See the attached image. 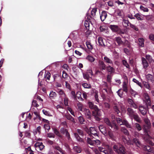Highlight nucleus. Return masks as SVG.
Returning a JSON list of instances; mask_svg holds the SVG:
<instances>
[{
  "label": "nucleus",
  "mask_w": 154,
  "mask_h": 154,
  "mask_svg": "<svg viewBox=\"0 0 154 154\" xmlns=\"http://www.w3.org/2000/svg\"><path fill=\"white\" fill-rule=\"evenodd\" d=\"M150 123L147 118H145V139L146 141L150 145L153 146L154 145V139L151 137L150 135Z\"/></svg>",
  "instance_id": "1"
},
{
  "label": "nucleus",
  "mask_w": 154,
  "mask_h": 154,
  "mask_svg": "<svg viewBox=\"0 0 154 154\" xmlns=\"http://www.w3.org/2000/svg\"><path fill=\"white\" fill-rule=\"evenodd\" d=\"M88 103L89 108L93 110L92 111L93 116L94 117V118L97 121H100V117L101 116L100 109L96 105H94L92 102L89 101Z\"/></svg>",
  "instance_id": "2"
},
{
  "label": "nucleus",
  "mask_w": 154,
  "mask_h": 154,
  "mask_svg": "<svg viewBox=\"0 0 154 154\" xmlns=\"http://www.w3.org/2000/svg\"><path fill=\"white\" fill-rule=\"evenodd\" d=\"M113 149L115 152L118 154H127L125 147L120 144L114 145Z\"/></svg>",
  "instance_id": "3"
},
{
  "label": "nucleus",
  "mask_w": 154,
  "mask_h": 154,
  "mask_svg": "<svg viewBox=\"0 0 154 154\" xmlns=\"http://www.w3.org/2000/svg\"><path fill=\"white\" fill-rule=\"evenodd\" d=\"M98 149L100 152H103L105 154H112L113 152L112 149L108 145L99 147Z\"/></svg>",
  "instance_id": "4"
},
{
  "label": "nucleus",
  "mask_w": 154,
  "mask_h": 154,
  "mask_svg": "<svg viewBox=\"0 0 154 154\" xmlns=\"http://www.w3.org/2000/svg\"><path fill=\"white\" fill-rule=\"evenodd\" d=\"M125 140L128 145H135L136 146L139 147L141 143L138 139L136 138H134L132 139L127 140L125 138L124 139L123 141Z\"/></svg>",
  "instance_id": "5"
},
{
  "label": "nucleus",
  "mask_w": 154,
  "mask_h": 154,
  "mask_svg": "<svg viewBox=\"0 0 154 154\" xmlns=\"http://www.w3.org/2000/svg\"><path fill=\"white\" fill-rule=\"evenodd\" d=\"M65 128H61L60 129V132L63 134H65L68 140L71 139L70 135L69 133L68 129Z\"/></svg>",
  "instance_id": "6"
},
{
  "label": "nucleus",
  "mask_w": 154,
  "mask_h": 154,
  "mask_svg": "<svg viewBox=\"0 0 154 154\" xmlns=\"http://www.w3.org/2000/svg\"><path fill=\"white\" fill-rule=\"evenodd\" d=\"M84 112L86 118L89 120H91L93 116L92 114L91 115L90 110L88 109L85 108L84 109Z\"/></svg>",
  "instance_id": "7"
},
{
  "label": "nucleus",
  "mask_w": 154,
  "mask_h": 154,
  "mask_svg": "<svg viewBox=\"0 0 154 154\" xmlns=\"http://www.w3.org/2000/svg\"><path fill=\"white\" fill-rule=\"evenodd\" d=\"M109 27L114 32H117L120 30V28L117 25H110Z\"/></svg>",
  "instance_id": "8"
},
{
  "label": "nucleus",
  "mask_w": 154,
  "mask_h": 154,
  "mask_svg": "<svg viewBox=\"0 0 154 154\" xmlns=\"http://www.w3.org/2000/svg\"><path fill=\"white\" fill-rule=\"evenodd\" d=\"M147 61H148L149 63H151L153 61L151 57L149 55L146 56V59H145V67H147L149 66Z\"/></svg>",
  "instance_id": "9"
},
{
  "label": "nucleus",
  "mask_w": 154,
  "mask_h": 154,
  "mask_svg": "<svg viewBox=\"0 0 154 154\" xmlns=\"http://www.w3.org/2000/svg\"><path fill=\"white\" fill-rule=\"evenodd\" d=\"M98 66L100 69L102 70H106L107 66L104 62L101 60H99L98 61Z\"/></svg>",
  "instance_id": "10"
},
{
  "label": "nucleus",
  "mask_w": 154,
  "mask_h": 154,
  "mask_svg": "<svg viewBox=\"0 0 154 154\" xmlns=\"http://www.w3.org/2000/svg\"><path fill=\"white\" fill-rule=\"evenodd\" d=\"M74 136L78 141L81 143H84V140L82 138V137L79 136V134L77 133H74Z\"/></svg>",
  "instance_id": "11"
},
{
  "label": "nucleus",
  "mask_w": 154,
  "mask_h": 154,
  "mask_svg": "<svg viewBox=\"0 0 154 154\" xmlns=\"http://www.w3.org/2000/svg\"><path fill=\"white\" fill-rule=\"evenodd\" d=\"M101 133L105 135L107 134L106 128L103 125H100L98 127Z\"/></svg>",
  "instance_id": "12"
},
{
  "label": "nucleus",
  "mask_w": 154,
  "mask_h": 154,
  "mask_svg": "<svg viewBox=\"0 0 154 154\" xmlns=\"http://www.w3.org/2000/svg\"><path fill=\"white\" fill-rule=\"evenodd\" d=\"M108 135L110 138L113 140H115V137L112 131L110 129L109 130L108 132H107V134L105 135Z\"/></svg>",
  "instance_id": "13"
},
{
  "label": "nucleus",
  "mask_w": 154,
  "mask_h": 154,
  "mask_svg": "<svg viewBox=\"0 0 154 154\" xmlns=\"http://www.w3.org/2000/svg\"><path fill=\"white\" fill-rule=\"evenodd\" d=\"M145 102L146 103L147 106L148 107L150 105V100L149 96L147 94L145 93Z\"/></svg>",
  "instance_id": "14"
},
{
  "label": "nucleus",
  "mask_w": 154,
  "mask_h": 154,
  "mask_svg": "<svg viewBox=\"0 0 154 154\" xmlns=\"http://www.w3.org/2000/svg\"><path fill=\"white\" fill-rule=\"evenodd\" d=\"M91 134L93 135L95 137H98V134L97 133V131L95 130V128L93 127H90V128Z\"/></svg>",
  "instance_id": "15"
},
{
  "label": "nucleus",
  "mask_w": 154,
  "mask_h": 154,
  "mask_svg": "<svg viewBox=\"0 0 154 154\" xmlns=\"http://www.w3.org/2000/svg\"><path fill=\"white\" fill-rule=\"evenodd\" d=\"M64 116L67 119L71 121L74 123H75L74 118L69 114H66L64 115Z\"/></svg>",
  "instance_id": "16"
},
{
  "label": "nucleus",
  "mask_w": 154,
  "mask_h": 154,
  "mask_svg": "<svg viewBox=\"0 0 154 154\" xmlns=\"http://www.w3.org/2000/svg\"><path fill=\"white\" fill-rule=\"evenodd\" d=\"M127 114L131 117L136 113L131 108H128L127 109Z\"/></svg>",
  "instance_id": "17"
},
{
  "label": "nucleus",
  "mask_w": 154,
  "mask_h": 154,
  "mask_svg": "<svg viewBox=\"0 0 154 154\" xmlns=\"http://www.w3.org/2000/svg\"><path fill=\"white\" fill-rule=\"evenodd\" d=\"M107 16V14L105 11H103L100 15V19L102 21H103Z\"/></svg>",
  "instance_id": "18"
},
{
  "label": "nucleus",
  "mask_w": 154,
  "mask_h": 154,
  "mask_svg": "<svg viewBox=\"0 0 154 154\" xmlns=\"http://www.w3.org/2000/svg\"><path fill=\"white\" fill-rule=\"evenodd\" d=\"M61 74L59 72H57L53 76L54 80L55 81H58L59 80H58V79H60L61 77Z\"/></svg>",
  "instance_id": "19"
},
{
  "label": "nucleus",
  "mask_w": 154,
  "mask_h": 154,
  "mask_svg": "<svg viewBox=\"0 0 154 154\" xmlns=\"http://www.w3.org/2000/svg\"><path fill=\"white\" fill-rule=\"evenodd\" d=\"M107 71L110 74H112L115 72V69L111 66H107L106 69Z\"/></svg>",
  "instance_id": "20"
},
{
  "label": "nucleus",
  "mask_w": 154,
  "mask_h": 154,
  "mask_svg": "<svg viewBox=\"0 0 154 154\" xmlns=\"http://www.w3.org/2000/svg\"><path fill=\"white\" fill-rule=\"evenodd\" d=\"M73 149L74 151L78 153H80L82 150L81 147L78 146H74Z\"/></svg>",
  "instance_id": "21"
},
{
  "label": "nucleus",
  "mask_w": 154,
  "mask_h": 154,
  "mask_svg": "<svg viewBox=\"0 0 154 154\" xmlns=\"http://www.w3.org/2000/svg\"><path fill=\"white\" fill-rule=\"evenodd\" d=\"M104 62L106 63L113 64V62L112 60L107 56H105L104 57Z\"/></svg>",
  "instance_id": "22"
},
{
  "label": "nucleus",
  "mask_w": 154,
  "mask_h": 154,
  "mask_svg": "<svg viewBox=\"0 0 154 154\" xmlns=\"http://www.w3.org/2000/svg\"><path fill=\"white\" fill-rule=\"evenodd\" d=\"M134 17L138 20H142L144 19L143 16L138 13L134 15Z\"/></svg>",
  "instance_id": "23"
},
{
  "label": "nucleus",
  "mask_w": 154,
  "mask_h": 154,
  "mask_svg": "<svg viewBox=\"0 0 154 154\" xmlns=\"http://www.w3.org/2000/svg\"><path fill=\"white\" fill-rule=\"evenodd\" d=\"M85 43L88 48L90 51H91L93 49V46L91 43L89 41H86Z\"/></svg>",
  "instance_id": "24"
},
{
  "label": "nucleus",
  "mask_w": 154,
  "mask_h": 154,
  "mask_svg": "<svg viewBox=\"0 0 154 154\" xmlns=\"http://www.w3.org/2000/svg\"><path fill=\"white\" fill-rule=\"evenodd\" d=\"M113 109L115 112L117 114H118L120 112L119 107L116 105H115L113 106Z\"/></svg>",
  "instance_id": "25"
},
{
  "label": "nucleus",
  "mask_w": 154,
  "mask_h": 154,
  "mask_svg": "<svg viewBox=\"0 0 154 154\" xmlns=\"http://www.w3.org/2000/svg\"><path fill=\"white\" fill-rule=\"evenodd\" d=\"M104 121L105 123L109 127L112 126V123L110 122L109 119L107 118H105L104 119Z\"/></svg>",
  "instance_id": "26"
},
{
  "label": "nucleus",
  "mask_w": 154,
  "mask_h": 154,
  "mask_svg": "<svg viewBox=\"0 0 154 154\" xmlns=\"http://www.w3.org/2000/svg\"><path fill=\"white\" fill-rule=\"evenodd\" d=\"M115 41L118 44V45L120 46L122 45L123 43V42L121 39V38L119 37H118L115 38Z\"/></svg>",
  "instance_id": "27"
},
{
  "label": "nucleus",
  "mask_w": 154,
  "mask_h": 154,
  "mask_svg": "<svg viewBox=\"0 0 154 154\" xmlns=\"http://www.w3.org/2000/svg\"><path fill=\"white\" fill-rule=\"evenodd\" d=\"M122 125L126 126L128 128H131V126L126 120H123Z\"/></svg>",
  "instance_id": "28"
},
{
  "label": "nucleus",
  "mask_w": 154,
  "mask_h": 154,
  "mask_svg": "<svg viewBox=\"0 0 154 154\" xmlns=\"http://www.w3.org/2000/svg\"><path fill=\"white\" fill-rule=\"evenodd\" d=\"M131 118H133L137 122H140V119L138 115L135 113L133 116Z\"/></svg>",
  "instance_id": "29"
},
{
  "label": "nucleus",
  "mask_w": 154,
  "mask_h": 154,
  "mask_svg": "<svg viewBox=\"0 0 154 154\" xmlns=\"http://www.w3.org/2000/svg\"><path fill=\"white\" fill-rule=\"evenodd\" d=\"M112 126H111L110 127L111 128H113L116 131L119 129V127L117 124L113 122L112 123Z\"/></svg>",
  "instance_id": "30"
},
{
  "label": "nucleus",
  "mask_w": 154,
  "mask_h": 154,
  "mask_svg": "<svg viewBox=\"0 0 154 154\" xmlns=\"http://www.w3.org/2000/svg\"><path fill=\"white\" fill-rule=\"evenodd\" d=\"M139 44L140 47H143L144 46V40L143 38H140L138 39Z\"/></svg>",
  "instance_id": "31"
},
{
  "label": "nucleus",
  "mask_w": 154,
  "mask_h": 154,
  "mask_svg": "<svg viewBox=\"0 0 154 154\" xmlns=\"http://www.w3.org/2000/svg\"><path fill=\"white\" fill-rule=\"evenodd\" d=\"M82 74L83 75V78L88 81L89 78V74L88 73V72H82Z\"/></svg>",
  "instance_id": "32"
},
{
  "label": "nucleus",
  "mask_w": 154,
  "mask_h": 154,
  "mask_svg": "<svg viewBox=\"0 0 154 154\" xmlns=\"http://www.w3.org/2000/svg\"><path fill=\"white\" fill-rule=\"evenodd\" d=\"M123 23L124 24V26L127 27L129 26V24H130V23L129 20H128L123 19Z\"/></svg>",
  "instance_id": "33"
},
{
  "label": "nucleus",
  "mask_w": 154,
  "mask_h": 154,
  "mask_svg": "<svg viewBox=\"0 0 154 154\" xmlns=\"http://www.w3.org/2000/svg\"><path fill=\"white\" fill-rule=\"evenodd\" d=\"M78 119L80 124H85V120L82 116H80L78 118Z\"/></svg>",
  "instance_id": "34"
},
{
  "label": "nucleus",
  "mask_w": 154,
  "mask_h": 154,
  "mask_svg": "<svg viewBox=\"0 0 154 154\" xmlns=\"http://www.w3.org/2000/svg\"><path fill=\"white\" fill-rule=\"evenodd\" d=\"M98 41L100 45L102 46H105L103 42V39L102 37H99L98 38Z\"/></svg>",
  "instance_id": "35"
},
{
  "label": "nucleus",
  "mask_w": 154,
  "mask_h": 154,
  "mask_svg": "<svg viewBox=\"0 0 154 154\" xmlns=\"http://www.w3.org/2000/svg\"><path fill=\"white\" fill-rule=\"evenodd\" d=\"M86 59L91 62H93L95 60V58L92 56L88 55L86 57Z\"/></svg>",
  "instance_id": "36"
},
{
  "label": "nucleus",
  "mask_w": 154,
  "mask_h": 154,
  "mask_svg": "<svg viewBox=\"0 0 154 154\" xmlns=\"http://www.w3.org/2000/svg\"><path fill=\"white\" fill-rule=\"evenodd\" d=\"M84 26L87 30H89L90 23L87 20H85L84 23Z\"/></svg>",
  "instance_id": "37"
},
{
  "label": "nucleus",
  "mask_w": 154,
  "mask_h": 154,
  "mask_svg": "<svg viewBox=\"0 0 154 154\" xmlns=\"http://www.w3.org/2000/svg\"><path fill=\"white\" fill-rule=\"evenodd\" d=\"M53 131L54 134L60 137H62V136L61 135L60 132L56 128H54Z\"/></svg>",
  "instance_id": "38"
},
{
  "label": "nucleus",
  "mask_w": 154,
  "mask_h": 154,
  "mask_svg": "<svg viewBox=\"0 0 154 154\" xmlns=\"http://www.w3.org/2000/svg\"><path fill=\"white\" fill-rule=\"evenodd\" d=\"M139 110L140 113L143 116L144 115V107L141 106H140L139 108Z\"/></svg>",
  "instance_id": "39"
},
{
  "label": "nucleus",
  "mask_w": 154,
  "mask_h": 154,
  "mask_svg": "<svg viewBox=\"0 0 154 154\" xmlns=\"http://www.w3.org/2000/svg\"><path fill=\"white\" fill-rule=\"evenodd\" d=\"M82 94V93L80 91H78L77 92L76 94V97H77L78 99H80L81 100H83V98L81 96Z\"/></svg>",
  "instance_id": "40"
},
{
  "label": "nucleus",
  "mask_w": 154,
  "mask_h": 154,
  "mask_svg": "<svg viewBox=\"0 0 154 154\" xmlns=\"http://www.w3.org/2000/svg\"><path fill=\"white\" fill-rule=\"evenodd\" d=\"M51 74L50 72H46L45 75V78L46 79H48V80H49Z\"/></svg>",
  "instance_id": "41"
},
{
  "label": "nucleus",
  "mask_w": 154,
  "mask_h": 154,
  "mask_svg": "<svg viewBox=\"0 0 154 154\" xmlns=\"http://www.w3.org/2000/svg\"><path fill=\"white\" fill-rule=\"evenodd\" d=\"M121 131L125 135H128L129 132L128 131L125 127H122L121 129Z\"/></svg>",
  "instance_id": "42"
},
{
  "label": "nucleus",
  "mask_w": 154,
  "mask_h": 154,
  "mask_svg": "<svg viewBox=\"0 0 154 154\" xmlns=\"http://www.w3.org/2000/svg\"><path fill=\"white\" fill-rule=\"evenodd\" d=\"M49 96L51 98H53L57 96V94L55 92L51 91L50 93Z\"/></svg>",
  "instance_id": "43"
},
{
  "label": "nucleus",
  "mask_w": 154,
  "mask_h": 154,
  "mask_svg": "<svg viewBox=\"0 0 154 154\" xmlns=\"http://www.w3.org/2000/svg\"><path fill=\"white\" fill-rule=\"evenodd\" d=\"M148 151L149 152L147 154H154V153L151 152V148L149 146H145V151Z\"/></svg>",
  "instance_id": "44"
},
{
  "label": "nucleus",
  "mask_w": 154,
  "mask_h": 154,
  "mask_svg": "<svg viewBox=\"0 0 154 154\" xmlns=\"http://www.w3.org/2000/svg\"><path fill=\"white\" fill-rule=\"evenodd\" d=\"M130 26L134 30L136 31H138L139 29L138 27L135 25L130 23Z\"/></svg>",
  "instance_id": "45"
},
{
  "label": "nucleus",
  "mask_w": 154,
  "mask_h": 154,
  "mask_svg": "<svg viewBox=\"0 0 154 154\" xmlns=\"http://www.w3.org/2000/svg\"><path fill=\"white\" fill-rule=\"evenodd\" d=\"M78 133V134H79V135H80L81 137H83L84 135V133L82 130L78 129L77 130V132Z\"/></svg>",
  "instance_id": "46"
},
{
  "label": "nucleus",
  "mask_w": 154,
  "mask_h": 154,
  "mask_svg": "<svg viewBox=\"0 0 154 154\" xmlns=\"http://www.w3.org/2000/svg\"><path fill=\"white\" fill-rule=\"evenodd\" d=\"M97 11V8H93L91 12V15L93 17H94L95 15V14Z\"/></svg>",
  "instance_id": "47"
},
{
  "label": "nucleus",
  "mask_w": 154,
  "mask_h": 154,
  "mask_svg": "<svg viewBox=\"0 0 154 154\" xmlns=\"http://www.w3.org/2000/svg\"><path fill=\"white\" fill-rule=\"evenodd\" d=\"M82 86L85 88H91V85L89 84L84 83L82 84Z\"/></svg>",
  "instance_id": "48"
},
{
  "label": "nucleus",
  "mask_w": 154,
  "mask_h": 154,
  "mask_svg": "<svg viewBox=\"0 0 154 154\" xmlns=\"http://www.w3.org/2000/svg\"><path fill=\"white\" fill-rule=\"evenodd\" d=\"M123 65L125 66L127 68L129 69L130 66L127 61L125 60H123L122 61Z\"/></svg>",
  "instance_id": "49"
},
{
  "label": "nucleus",
  "mask_w": 154,
  "mask_h": 154,
  "mask_svg": "<svg viewBox=\"0 0 154 154\" xmlns=\"http://www.w3.org/2000/svg\"><path fill=\"white\" fill-rule=\"evenodd\" d=\"M87 142L88 144L91 145H94V140H92L90 138L88 137L87 139Z\"/></svg>",
  "instance_id": "50"
},
{
  "label": "nucleus",
  "mask_w": 154,
  "mask_h": 154,
  "mask_svg": "<svg viewBox=\"0 0 154 154\" xmlns=\"http://www.w3.org/2000/svg\"><path fill=\"white\" fill-rule=\"evenodd\" d=\"M68 75L66 72L65 71H63V74L61 77L63 78L64 79H65L68 77Z\"/></svg>",
  "instance_id": "51"
},
{
  "label": "nucleus",
  "mask_w": 154,
  "mask_h": 154,
  "mask_svg": "<svg viewBox=\"0 0 154 154\" xmlns=\"http://www.w3.org/2000/svg\"><path fill=\"white\" fill-rule=\"evenodd\" d=\"M42 112L46 116H52V115L49 112L47 111L45 109H43L42 110Z\"/></svg>",
  "instance_id": "52"
},
{
  "label": "nucleus",
  "mask_w": 154,
  "mask_h": 154,
  "mask_svg": "<svg viewBox=\"0 0 154 154\" xmlns=\"http://www.w3.org/2000/svg\"><path fill=\"white\" fill-rule=\"evenodd\" d=\"M47 137L50 138H54L55 137V135L54 134L52 133H48L47 134Z\"/></svg>",
  "instance_id": "53"
},
{
  "label": "nucleus",
  "mask_w": 154,
  "mask_h": 154,
  "mask_svg": "<svg viewBox=\"0 0 154 154\" xmlns=\"http://www.w3.org/2000/svg\"><path fill=\"white\" fill-rule=\"evenodd\" d=\"M116 121L118 124L120 125H122L123 120L119 118H117Z\"/></svg>",
  "instance_id": "54"
},
{
  "label": "nucleus",
  "mask_w": 154,
  "mask_h": 154,
  "mask_svg": "<svg viewBox=\"0 0 154 154\" xmlns=\"http://www.w3.org/2000/svg\"><path fill=\"white\" fill-rule=\"evenodd\" d=\"M44 128L45 130L48 131L50 129V127L49 124H45L44 125Z\"/></svg>",
  "instance_id": "55"
},
{
  "label": "nucleus",
  "mask_w": 154,
  "mask_h": 154,
  "mask_svg": "<svg viewBox=\"0 0 154 154\" xmlns=\"http://www.w3.org/2000/svg\"><path fill=\"white\" fill-rule=\"evenodd\" d=\"M47 143L49 145H53L54 142L52 140H50L49 139H48L46 140Z\"/></svg>",
  "instance_id": "56"
},
{
  "label": "nucleus",
  "mask_w": 154,
  "mask_h": 154,
  "mask_svg": "<svg viewBox=\"0 0 154 154\" xmlns=\"http://www.w3.org/2000/svg\"><path fill=\"white\" fill-rule=\"evenodd\" d=\"M146 78L149 81H151L152 79V76L150 74H148L146 76Z\"/></svg>",
  "instance_id": "57"
},
{
  "label": "nucleus",
  "mask_w": 154,
  "mask_h": 154,
  "mask_svg": "<svg viewBox=\"0 0 154 154\" xmlns=\"http://www.w3.org/2000/svg\"><path fill=\"white\" fill-rule=\"evenodd\" d=\"M133 81L134 82L136 83L137 85H138L139 86L141 87V83L139 82L138 80H137L136 79L134 78L133 79Z\"/></svg>",
  "instance_id": "58"
},
{
  "label": "nucleus",
  "mask_w": 154,
  "mask_h": 154,
  "mask_svg": "<svg viewBox=\"0 0 154 154\" xmlns=\"http://www.w3.org/2000/svg\"><path fill=\"white\" fill-rule=\"evenodd\" d=\"M60 125L61 126L63 127V128H66L68 127L67 122L65 121L62 122L61 123Z\"/></svg>",
  "instance_id": "59"
},
{
  "label": "nucleus",
  "mask_w": 154,
  "mask_h": 154,
  "mask_svg": "<svg viewBox=\"0 0 154 154\" xmlns=\"http://www.w3.org/2000/svg\"><path fill=\"white\" fill-rule=\"evenodd\" d=\"M32 105L34 106L37 107H38L39 105L37 103V101L35 100H33L32 103Z\"/></svg>",
  "instance_id": "60"
},
{
  "label": "nucleus",
  "mask_w": 154,
  "mask_h": 154,
  "mask_svg": "<svg viewBox=\"0 0 154 154\" xmlns=\"http://www.w3.org/2000/svg\"><path fill=\"white\" fill-rule=\"evenodd\" d=\"M53 148L55 149H56L58 151H60L61 149H62L58 145H54L53 146Z\"/></svg>",
  "instance_id": "61"
},
{
  "label": "nucleus",
  "mask_w": 154,
  "mask_h": 154,
  "mask_svg": "<svg viewBox=\"0 0 154 154\" xmlns=\"http://www.w3.org/2000/svg\"><path fill=\"white\" fill-rule=\"evenodd\" d=\"M42 144V142H37L34 145V146L35 148H39L40 146V145Z\"/></svg>",
  "instance_id": "62"
},
{
  "label": "nucleus",
  "mask_w": 154,
  "mask_h": 154,
  "mask_svg": "<svg viewBox=\"0 0 154 154\" xmlns=\"http://www.w3.org/2000/svg\"><path fill=\"white\" fill-rule=\"evenodd\" d=\"M118 95L120 97L122 95L123 91L122 89H120L117 92Z\"/></svg>",
  "instance_id": "63"
},
{
  "label": "nucleus",
  "mask_w": 154,
  "mask_h": 154,
  "mask_svg": "<svg viewBox=\"0 0 154 154\" xmlns=\"http://www.w3.org/2000/svg\"><path fill=\"white\" fill-rule=\"evenodd\" d=\"M106 27L104 26H101L100 27V31L101 32H103L105 31L106 30Z\"/></svg>",
  "instance_id": "64"
}]
</instances>
